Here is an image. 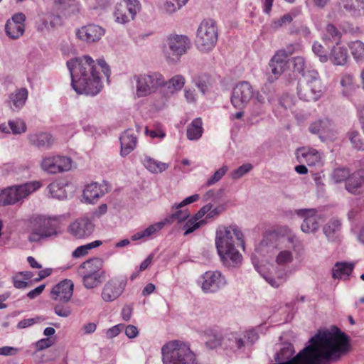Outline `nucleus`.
<instances>
[{
  "label": "nucleus",
  "mask_w": 364,
  "mask_h": 364,
  "mask_svg": "<svg viewBox=\"0 0 364 364\" xmlns=\"http://www.w3.org/2000/svg\"><path fill=\"white\" fill-rule=\"evenodd\" d=\"M71 75V85L77 94L96 95L102 88L100 77L94 60L88 55L72 59L67 63Z\"/></svg>",
  "instance_id": "nucleus-1"
},
{
  "label": "nucleus",
  "mask_w": 364,
  "mask_h": 364,
  "mask_svg": "<svg viewBox=\"0 0 364 364\" xmlns=\"http://www.w3.org/2000/svg\"><path fill=\"white\" fill-rule=\"evenodd\" d=\"M244 246L243 234L236 225H220L215 232V247L222 264L228 268L239 267L242 256L235 247V241Z\"/></svg>",
  "instance_id": "nucleus-2"
},
{
  "label": "nucleus",
  "mask_w": 364,
  "mask_h": 364,
  "mask_svg": "<svg viewBox=\"0 0 364 364\" xmlns=\"http://www.w3.org/2000/svg\"><path fill=\"white\" fill-rule=\"evenodd\" d=\"M161 353L163 364H200L190 347L178 341L164 345Z\"/></svg>",
  "instance_id": "nucleus-3"
},
{
  "label": "nucleus",
  "mask_w": 364,
  "mask_h": 364,
  "mask_svg": "<svg viewBox=\"0 0 364 364\" xmlns=\"http://www.w3.org/2000/svg\"><path fill=\"white\" fill-rule=\"evenodd\" d=\"M191 46V40L187 36L170 34L164 41L163 55L169 63H177Z\"/></svg>",
  "instance_id": "nucleus-4"
},
{
  "label": "nucleus",
  "mask_w": 364,
  "mask_h": 364,
  "mask_svg": "<svg viewBox=\"0 0 364 364\" xmlns=\"http://www.w3.org/2000/svg\"><path fill=\"white\" fill-rule=\"evenodd\" d=\"M287 232L279 239L277 245V253L275 255V262L278 266L285 267L294 261L293 250L299 245L300 242L296 235L287 228Z\"/></svg>",
  "instance_id": "nucleus-5"
},
{
  "label": "nucleus",
  "mask_w": 364,
  "mask_h": 364,
  "mask_svg": "<svg viewBox=\"0 0 364 364\" xmlns=\"http://www.w3.org/2000/svg\"><path fill=\"white\" fill-rule=\"evenodd\" d=\"M218 37L216 23L212 19L203 20L197 30L196 45L200 51L209 52L215 46Z\"/></svg>",
  "instance_id": "nucleus-6"
},
{
  "label": "nucleus",
  "mask_w": 364,
  "mask_h": 364,
  "mask_svg": "<svg viewBox=\"0 0 364 364\" xmlns=\"http://www.w3.org/2000/svg\"><path fill=\"white\" fill-rule=\"evenodd\" d=\"M299 97L306 102L318 100L323 93L319 75L316 70H309L304 80L298 86Z\"/></svg>",
  "instance_id": "nucleus-7"
},
{
  "label": "nucleus",
  "mask_w": 364,
  "mask_h": 364,
  "mask_svg": "<svg viewBox=\"0 0 364 364\" xmlns=\"http://www.w3.org/2000/svg\"><path fill=\"white\" fill-rule=\"evenodd\" d=\"M41 187L38 181L13 186L0 193V205L15 204L21 201Z\"/></svg>",
  "instance_id": "nucleus-8"
},
{
  "label": "nucleus",
  "mask_w": 364,
  "mask_h": 364,
  "mask_svg": "<svg viewBox=\"0 0 364 364\" xmlns=\"http://www.w3.org/2000/svg\"><path fill=\"white\" fill-rule=\"evenodd\" d=\"M136 82V95L138 97L147 96L156 92L159 87L165 84L163 75L157 72L135 75Z\"/></svg>",
  "instance_id": "nucleus-9"
},
{
  "label": "nucleus",
  "mask_w": 364,
  "mask_h": 364,
  "mask_svg": "<svg viewBox=\"0 0 364 364\" xmlns=\"http://www.w3.org/2000/svg\"><path fill=\"white\" fill-rule=\"evenodd\" d=\"M28 236L31 242H38L42 239L57 235V226L53 220L43 216L35 218Z\"/></svg>",
  "instance_id": "nucleus-10"
},
{
  "label": "nucleus",
  "mask_w": 364,
  "mask_h": 364,
  "mask_svg": "<svg viewBox=\"0 0 364 364\" xmlns=\"http://www.w3.org/2000/svg\"><path fill=\"white\" fill-rule=\"evenodd\" d=\"M309 131L318 136L323 142L333 141L337 138L334 124L328 118L320 119L310 124Z\"/></svg>",
  "instance_id": "nucleus-11"
},
{
  "label": "nucleus",
  "mask_w": 364,
  "mask_h": 364,
  "mask_svg": "<svg viewBox=\"0 0 364 364\" xmlns=\"http://www.w3.org/2000/svg\"><path fill=\"white\" fill-rule=\"evenodd\" d=\"M298 217L303 219L301 230L304 233L314 234L318 231L322 218L315 208L295 210Z\"/></svg>",
  "instance_id": "nucleus-12"
},
{
  "label": "nucleus",
  "mask_w": 364,
  "mask_h": 364,
  "mask_svg": "<svg viewBox=\"0 0 364 364\" xmlns=\"http://www.w3.org/2000/svg\"><path fill=\"white\" fill-rule=\"evenodd\" d=\"M254 96L251 85L246 81L237 83L232 90L231 103L237 109H243Z\"/></svg>",
  "instance_id": "nucleus-13"
},
{
  "label": "nucleus",
  "mask_w": 364,
  "mask_h": 364,
  "mask_svg": "<svg viewBox=\"0 0 364 364\" xmlns=\"http://www.w3.org/2000/svg\"><path fill=\"white\" fill-rule=\"evenodd\" d=\"M71 159L66 156H53L43 159L41 168L48 173L55 174L71 168Z\"/></svg>",
  "instance_id": "nucleus-14"
},
{
  "label": "nucleus",
  "mask_w": 364,
  "mask_h": 364,
  "mask_svg": "<svg viewBox=\"0 0 364 364\" xmlns=\"http://www.w3.org/2000/svg\"><path fill=\"white\" fill-rule=\"evenodd\" d=\"M105 34V29L97 24L90 23L75 30L76 38L87 44L98 42Z\"/></svg>",
  "instance_id": "nucleus-15"
},
{
  "label": "nucleus",
  "mask_w": 364,
  "mask_h": 364,
  "mask_svg": "<svg viewBox=\"0 0 364 364\" xmlns=\"http://www.w3.org/2000/svg\"><path fill=\"white\" fill-rule=\"evenodd\" d=\"M127 285V279L114 278L109 280L105 284L101 296L105 302H111L116 300L124 291Z\"/></svg>",
  "instance_id": "nucleus-16"
},
{
  "label": "nucleus",
  "mask_w": 364,
  "mask_h": 364,
  "mask_svg": "<svg viewBox=\"0 0 364 364\" xmlns=\"http://www.w3.org/2000/svg\"><path fill=\"white\" fill-rule=\"evenodd\" d=\"M202 279L201 287L205 292H215L227 284L225 277L219 271L206 272Z\"/></svg>",
  "instance_id": "nucleus-17"
},
{
  "label": "nucleus",
  "mask_w": 364,
  "mask_h": 364,
  "mask_svg": "<svg viewBox=\"0 0 364 364\" xmlns=\"http://www.w3.org/2000/svg\"><path fill=\"white\" fill-rule=\"evenodd\" d=\"M94 230L95 225L87 218H79L68 227V232L77 239H83L90 236Z\"/></svg>",
  "instance_id": "nucleus-18"
},
{
  "label": "nucleus",
  "mask_w": 364,
  "mask_h": 364,
  "mask_svg": "<svg viewBox=\"0 0 364 364\" xmlns=\"http://www.w3.org/2000/svg\"><path fill=\"white\" fill-rule=\"evenodd\" d=\"M74 284L71 280L65 279L51 290V298L55 301L68 303L73 294Z\"/></svg>",
  "instance_id": "nucleus-19"
},
{
  "label": "nucleus",
  "mask_w": 364,
  "mask_h": 364,
  "mask_svg": "<svg viewBox=\"0 0 364 364\" xmlns=\"http://www.w3.org/2000/svg\"><path fill=\"white\" fill-rule=\"evenodd\" d=\"M26 16L22 13L14 14L5 26V31L9 38L17 39L21 36L25 31L24 21Z\"/></svg>",
  "instance_id": "nucleus-20"
},
{
  "label": "nucleus",
  "mask_w": 364,
  "mask_h": 364,
  "mask_svg": "<svg viewBox=\"0 0 364 364\" xmlns=\"http://www.w3.org/2000/svg\"><path fill=\"white\" fill-rule=\"evenodd\" d=\"M295 154L299 163H306L309 166H314L321 164V154L314 148H299L296 150Z\"/></svg>",
  "instance_id": "nucleus-21"
},
{
  "label": "nucleus",
  "mask_w": 364,
  "mask_h": 364,
  "mask_svg": "<svg viewBox=\"0 0 364 364\" xmlns=\"http://www.w3.org/2000/svg\"><path fill=\"white\" fill-rule=\"evenodd\" d=\"M27 137L29 144L38 149H49L55 141L53 136L48 132L32 133Z\"/></svg>",
  "instance_id": "nucleus-22"
},
{
  "label": "nucleus",
  "mask_w": 364,
  "mask_h": 364,
  "mask_svg": "<svg viewBox=\"0 0 364 364\" xmlns=\"http://www.w3.org/2000/svg\"><path fill=\"white\" fill-rule=\"evenodd\" d=\"M346 190L353 194H360L364 191V171H358L351 175L346 183Z\"/></svg>",
  "instance_id": "nucleus-23"
},
{
  "label": "nucleus",
  "mask_w": 364,
  "mask_h": 364,
  "mask_svg": "<svg viewBox=\"0 0 364 364\" xmlns=\"http://www.w3.org/2000/svg\"><path fill=\"white\" fill-rule=\"evenodd\" d=\"M103 260L100 258H92L82 262L78 268V274H98L104 276L105 272L102 271Z\"/></svg>",
  "instance_id": "nucleus-24"
},
{
  "label": "nucleus",
  "mask_w": 364,
  "mask_h": 364,
  "mask_svg": "<svg viewBox=\"0 0 364 364\" xmlns=\"http://www.w3.org/2000/svg\"><path fill=\"white\" fill-rule=\"evenodd\" d=\"M348 58L347 48L340 43L333 46L328 54V60L334 65L343 66L347 63Z\"/></svg>",
  "instance_id": "nucleus-25"
},
{
  "label": "nucleus",
  "mask_w": 364,
  "mask_h": 364,
  "mask_svg": "<svg viewBox=\"0 0 364 364\" xmlns=\"http://www.w3.org/2000/svg\"><path fill=\"white\" fill-rule=\"evenodd\" d=\"M105 191L103 186L95 182L87 185L83 190V199L87 203H95L100 198L103 196Z\"/></svg>",
  "instance_id": "nucleus-26"
},
{
  "label": "nucleus",
  "mask_w": 364,
  "mask_h": 364,
  "mask_svg": "<svg viewBox=\"0 0 364 364\" xmlns=\"http://www.w3.org/2000/svg\"><path fill=\"white\" fill-rule=\"evenodd\" d=\"M340 5L353 18L364 16V0H340Z\"/></svg>",
  "instance_id": "nucleus-27"
},
{
  "label": "nucleus",
  "mask_w": 364,
  "mask_h": 364,
  "mask_svg": "<svg viewBox=\"0 0 364 364\" xmlns=\"http://www.w3.org/2000/svg\"><path fill=\"white\" fill-rule=\"evenodd\" d=\"M121 155L125 156L136 147L137 138L132 129L126 130L120 137Z\"/></svg>",
  "instance_id": "nucleus-28"
},
{
  "label": "nucleus",
  "mask_w": 364,
  "mask_h": 364,
  "mask_svg": "<svg viewBox=\"0 0 364 364\" xmlns=\"http://www.w3.org/2000/svg\"><path fill=\"white\" fill-rule=\"evenodd\" d=\"M342 32L333 23H328L322 32V40L325 42L340 43Z\"/></svg>",
  "instance_id": "nucleus-29"
},
{
  "label": "nucleus",
  "mask_w": 364,
  "mask_h": 364,
  "mask_svg": "<svg viewBox=\"0 0 364 364\" xmlns=\"http://www.w3.org/2000/svg\"><path fill=\"white\" fill-rule=\"evenodd\" d=\"M141 161L144 167L152 173H161L169 167L168 164L159 161L146 155L144 156Z\"/></svg>",
  "instance_id": "nucleus-30"
},
{
  "label": "nucleus",
  "mask_w": 364,
  "mask_h": 364,
  "mask_svg": "<svg viewBox=\"0 0 364 364\" xmlns=\"http://www.w3.org/2000/svg\"><path fill=\"white\" fill-rule=\"evenodd\" d=\"M166 225V221H160L149 225L144 230L136 232L132 236V240L136 241L142 239H147L153 236L156 232L160 231Z\"/></svg>",
  "instance_id": "nucleus-31"
},
{
  "label": "nucleus",
  "mask_w": 364,
  "mask_h": 364,
  "mask_svg": "<svg viewBox=\"0 0 364 364\" xmlns=\"http://www.w3.org/2000/svg\"><path fill=\"white\" fill-rule=\"evenodd\" d=\"M203 133V122L200 118H196L187 127L186 135L189 140L199 139Z\"/></svg>",
  "instance_id": "nucleus-32"
},
{
  "label": "nucleus",
  "mask_w": 364,
  "mask_h": 364,
  "mask_svg": "<svg viewBox=\"0 0 364 364\" xmlns=\"http://www.w3.org/2000/svg\"><path fill=\"white\" fill-rule=\"evenodd\" d=\"M341 230V222L336 219L329 220L323 228V232L329 241L335 240Z\"/></svg>",
  "instance_id": "nucleus-33"
},
{
  "label": "nucleus",
  "mask_w": 364,
  "mask_h": 364,
  "mask_svg": "<svg viewBox=\"0 0 364 364\" xmlns=\"http://www.w3.org/2000/svg\"><path fill=\"white\" fill-rule=\"evenodd\" d=\"M269 66L271 73L274 75V78L277 79L287 68V61L279 56V55L275 54L271 59Z\"/></svg>",
  "instance_id": "nucleus-34"
},
{
  "label": "nucleus",
  "mask_w": 364,
  "mask_h": 364,
  "mask_svg": "<svg viewBox=\"0 0 364 364\" xmlns=\"http://www.w3.org/2000/svg\"><path fill=\"white\" fill-rule=\"evenodd\" d=\"M66 183L63 181H55L51 183L48 186V191L53 198L57 199H64L67 197L65 190Z\"/></svg>",
  "instance_id": "nucleus-35"
},
{
  "label": "nucleus",
  "mask_w": 364,
  "mask_h": 364,
  "mask_svg": "<svg viewBox=\"0 0 364 364\" xmlns=\"http://www.w3.org/2000/svg\"><path fill=\"white\" fill-rule=\"evenodd\" d=\"M354 267L353 263L338 262L333 268V277L334 279H341L344 276H349Z\"/></svg>",
  "instance_id": "nucleus-36"
},
{
  "label": "nucleus",
  "mask_w": 364,
  "mask_h": 364,
  "mask_svg": "<svg viewBox=\"0 0 364 364\" xmlns=\"http://www.w3.org/2000/svg\"><path fill=\"white\" fill-rule=\"evenodd\" d=\"M172 213L167 218H166L164 221H166V224L171 223L174 221H177L178 223H182L186 220L189 216L190 213L188 209H176L173 208V205L172 206Z\"/></svg>",
  "instance_id": "nucleus-37"
},
{
  "label": "nucleus",
  "mask_w": 364,
  "mask_h": 364,
  "mask_svg": "<svg viewBox=\"0 0 364 364\" xmlns=\"http://www.w3.org/2000/svg\"><path fill=\"white\" fill-rule=\"evenodd\" d=\"M114 14L115 16V21L119 23L124 24L129 22L130 20H132L122 1L117 4Z\"/></svg>",
  "instance_id": "nucleus-38"
},
{
  "label": "nucleus",
  "mask_w": 364,
  "mask_h": 364,
  "mask_svg": "<svg viewBox=\"0 0 364 364\" xmlns=\"http://www.w3.org/2000/svg\"><path fill=\"white\" fill-rule=\"evenodd\" d=\"M294 353V347L291 343H287L282 348L277 354L276 360L278 363L287 362L291 360V356ZM294 358H292L293 359Z\"/></svg>",
  "instance_id": "nucleus-39"
},
{
  "label": "nucleus",
  "mask_w": 364,
  "mask_h": 364,
  "mask_svg": "<svg viewBox=\"0 0 364 364\" xmlns=\"http://www.w3.org/2000/svg\"><path fill=\"white\" fill-rule=\"evenodd\" d=\"M27 97L28 91L26 88H21L19 90H17L10 97L14 106H15L18 109L21 108L24 105L27 100Z\"/></svg>",
  "instance_id": "nucleus-40"
},
{
  "label": "nucleus",
  "mask_w": 364,
  "mask_h": 364,
  "mask_svg": "<svg viewBox=\"0 0 364 364\" xmlns=\"http://www.w3.org/2000/svg\"><path fill=\"white\" fill-rule=\"evenodd\" d=\"M102 241L95 240L90 243L77 247L73 252V257L79 258L88 254L89 251L102 245Z\"/></svg>",
  "instance_id": "nucleus-41"
},
{
  "label": "nucleus",
  "mask_w": 364,
  "mask_h": 364,
  "mask_svg": "<svg viewBox=\"0 0 364 364\" xmlns=\"http://www.w3.org/2000/svg\"><path fill=\"white\" fill-rule=\"evenodd\" d=\"M82 278V283L85 288L93 289L98 286L101 282V279L104 276H100L98 274L92 275L87 274H79Z\"/></svg>",
  "instance_id": "nucleus-42"
},
{
  "label": "nucleus",
  "mask_w": 364,
  "mask_h": 364,
  "mask_svg": "<svg viewBox=\"0 0 364 364\" xmlns=\"http://www.w3.org/2000/svg\"><path fill=\"white\" fill-rule=\"evenodd\" d=\"M350 53L356 60L364 59V43L360 41H353L348 45Z\"/></svg>",
  "instance_id": "nucleus-43"
},
{
  "label": "nucleus",
  "mask_w": 364,
  "mask_h": 364,
  "mask_svg": "<svg viewBox=\"0 0 364 364\" xmlns=\"http://www.w3.org/2000/svg\"><path fill=\"white\" fill-rule=\"evenodd\" d=\"M349 139L355 149H364V131H352L349 133Z\"/></svg>",
  "instance_id": "nucleus-44"
},
{
  "label": "nucleus",
  "mask_w": 364,
  "mask_h": 364,
  "mask_svg": "<svg viewBox=\"0 0 364 364\" xmlns=\"http://www.w3.org/2000/svg\"><path fill=\"white\" fill-rule=\"evenodd\" d=\"M312 50L321 63H326L328 60V51L320 42L315 41L313 43Z\"/></svg>",
  "instance_id": "nucleus-45"
},
{
  "label": "nucleus",
  "mask_w": 364,
  "mask_h": 364,
  "mask_svg": "<svg viewBox=\"0 0 364 364\" xmlns=\"http://www.w3.org/2000/svg\"><path fill=\"white\" fill-rule=\"evenodd\" d=\"M341 85L343 87L342 93L344 96H348L353 90V76L350 74H344L342 75L340 81Z\"/></svg>",
  "instance_id": "nucleus-46"
},
{
  "label": "nucleus",
  "mask_w": 364,
  "mask_h": 364,
  "mask_svg": "<svg viewBox=\"0 0 364 364\" xmlns=\"http://www.w3.org/2000/svg\"><path fill=\"white\" fill-rule=\"evenodd\" d=\"M181 8L182 6L176 0H165L161 9L165 14L173 15Z\"/></svg>",
  "instance_id": "nucleus-47"
},
{
  "label": "nucleus",
  "mask_w": 364,
  "mask_h": 364,
  "mask_svg": "<svg viewBox=\"0 0 364 364\" xmlns=\"http://www.w3.org/2000/svg\"><path fill=\"white\" fill-rule=\"evenodd\" d=\"M350 171L347 168H337L333 170L331 178L335 183H341L348 179Z\"/></svg>",
  "instance_id": "nucleus-48"
},
{
  "label": "nucleus",
  "mask_w": 364,
  "mask_h": 364,
  "mask_svg": "<svg viewBox=\"0 0 364 364\" xmlns=\"http://www.w3.org/2000/svg\"><path fill=\"white\" fill-rule=\"evenodd\" d=\"M54 306V311L58 316L67 318L72 314V309L68 303L57 301Z\"/></svg>",
  "instance_id": "nucleus-49"
},
{
  "label": "nucleus",
  "mask_w": 364,
  "mask_h": 364,
  "mask_svg": "<svg viewBox=\"0 0 364 364\" xmlns=\"http://www.w3.org/2000/svg\"><path fill=\"white\" fill-rule=\"evenodd\" d=\"M9 126L12 133L14 134H21L26 131V123L21 119L10 120L9 122Z\"/></svg>",
  "instance_id": "nucleus-50"
},
{
  "label": "nucleus",
  "mask_w": 364,
  "mask_h": 364,
  "mask_svg": "<svg viewBox=\"0 0 364 364\" xmlns=\"http://www.w3.org/2000/svg\"><path fill=\"white\" fill-rule=\"evenodd\" d=\"M122 2L125 4L128 13L133 20L136 14L141 9V4L138 0H123Z\"/></svg>",
  "instance_id": "nucleus-51"
},
{
  "label": "nucleus",
  "mask_w": 364,
  "mask_h": 364,
  "mask_svg": "<svg viewBox=\"0 0 364 364\" xmlns=\"http://www.w3.org/2000/svg\"><path fill=\"white\" fill-rule=\"evenodd\" d=\"M185 84V78L181 75H177L171 78L168 82V88L171 90V92L180 90Z\"/></svg>",
  "instance_id": "nucleus-52"
},
{
  "label": "nucleus",
  "mask_w": 364,
  "mask_h": 364,
  "mask_svg": "<svg viewBox=\"0 0 364 364\" xmlns=\"http://www.w3.org/2000/svg\"><path fill=\"white\" fill-rule=\"evenodd\" d=\"M205 223L206 222L204 220L196 222V220H193L192 218H190L183 226V229L185 230L184 235H187L193 232L194 230H197Z\"/></svg>",
  "instance_id": "nucleus-53"
},
{
  "label": "nucleus",
  "mask_w": 364,
  "mask_h": 364,
  "mask_svg": "<svg viewBox=\"0 0 364 364\" xmlns=\"http://www.w3.org/2000/svg\"><path fill=\"white\" fill-rule=\"evenodd\" d=\"M228 168L227 166H223L217 170L213 176L207 181L206 186H210L217 182H218L223 176L228 171Z\"/></svg>",
  "instance_id": "nucleus-54"
},
{
  "label": "nucleus",
  "mask_w": 364,
  "mask_h": 364,
  "mask_svg": "<svg viewBox=\"0 0 364 364\" xmlns=\"http://www.w3.org/2000/svg\"><path fill=\"white\" fill-rule=\"evenodd\" d=\"M292 63L294 71L301 73L305 77L307 73L305 72L306 62L304 58L300 56L295 57L293 58Z\"/></svg>",
  "instance_id": "nucleus-55"
},
{
  "label": "nucleus",
  "mask_w": 364,
  "mask_h": 364,
  "mask_svg": "<svg viewBox=\"0 0 364 364\" xmlns=\"http://www.w3.org/2000/svg\"><path fill=\"white\" fill-rule=\"evenodd\" d=\"M253 166L251 164H245L239 168L233 171L231 173V177L234 180H237L242 177L252 169Z\"/></svg>",
  "instance_id": "nucleus-56"
},
{
  "label": "nucleus",
  "mask_w": 364,
  "mask_h": 364,
  "mask_svg": "<svg viewBox=\"0 0 364 364\" xmlns=\"http://www.w3.org/2000/svg\"><path fill=\"white\" fill-rule=\"evenodd\" d=\"M193 82L200 92L205 94L208 90V77L206 75H198L194 77Z\"/></svg>",
  "instance_id": "nucleus-57"
},
{
  "label": "nucleus",
  "mask_w": 364,
  "mask_h": 364,
  "mask_svg": "<svg viewBox=\"0 0 364 364\" xmlns=\"http://www.w3.org/2000/svg\"><path fill=\"white\" fill-rule=\"evenodd\" d=\"M299 48V44H290L286 46L285 48L278 50L276 54L279 55L283 59L287 58L293 54L296 50Z\"/></svg>",
  "instance_id": "nucleus-58"
},
{
  "label": "nucleus",
  "mask_w": 364,
  "mask_h": 364,
  "mask_svg": "<svg viewBox=\"0 0 364 364\" xmlns=\"http://www.w3.org/2000/svg\"><path fill=\"white\" fill-rule=\"evenodd\" d=\"M62 9L68 11L70 14H75L80 11V4L76 0H68Z\"/></svg>",
  "instance_id": "nucleus-59"
},
{
  "label": "nucleus",
  "mask_w": 364,
  "mask_h": 364,
  "mask_svg": "<svg viewBox=\"0 0 364 364\" xmlns=\"http://www.w3.org/2000/svg\"><path fill=\"white\" fill-rule=\"evenodd\" d=\"M55 343V339L53 338H46L38 341L35 346L36 350L40 351L52 346Z\"/></svg>",
  "instance_id": "nucleus-60"
},
{
  "label": "nucleus",
  "mask_w": 364,
  "mask_h": 364,
  "mask_svg": "<svg viewBox=\"0 0 364 364\" xmlns=\"http://www.w3.org/2000/svg\"><path fill=\"white\" fill-rule=\"evenodd\" d=\"M287 277V274H284L283 276H279L277 279L272 276H266L264 279L272 287L277 288L286 281Z\"/></svg>",
  "instance_id": "nucleus-61"
},
{
  "label": "nucleus",
  "mask_w": 364,
  "mask_h": 364,
  "mask_svg": "<svg viewBox=\"0 0 364 364\" xmlns=\"http://www.w3.org/2000/svg\"><path fill=\"white\" fill-rule=\"evenodd\" d=\"M292 21V17L290 14H285L280 18L274 21L273 27L276 29L279 28L290 23Z\"/></svg>",
  "instance_id": "nucleus-62"
},
{
  "label": "nucleus",
  "mask_w": 364,
  "mask_h": 364,
  "mask_svg": "<svg viewBox=\"0 0 364 364\" xmlns=\"http://www.w3.org/2000/svg\"><path fill=\"white\" fill-rule=\"evenodd\" d=\"M243 336L247 343L250 345H252L259 338L257 332L253 329L245 331Z\"/></svg>",
  "instance_id": "nucleus-63"
},
{
  "label": "nucleus",
  "mask_w": 364,
  "mask_h": 364,
  "mask_svg": "<svg viewBox=\"0 0 364 364\" xmlns=\"http://www.w3.org/2000/svg\"><path fill=\"white\" fill-rule=\"evenodd\" d=\"M199 199V195L198 194H194L191 196H188L186 198L183 200H182L181 203L178 204H175L173 205V208L179 209L183 208L185 205L191 204L193 202L197 201Z\"/></svg>",
  "instance_id": "nucleus-64"
}]
</instances>
